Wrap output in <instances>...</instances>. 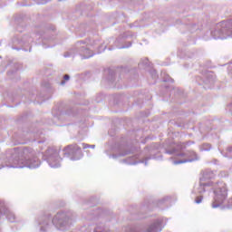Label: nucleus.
I'll list each match as a JSON object with an SVG mask.
<instances>
[{"mask_svg":"<svg viewBox=\"0 0 232 232\" xmlns=\"http://www.w3.org/2000/svg\"><path fill=\"white\" fill-rule=\"evenodd\" d=\"M214 202L212 203V208H218L226 198H227V188L226 185H221L219 188L214 190Z\"/></svg>","mask_w":232,"mask_h":232,"instance_id":"obj_1","label":"nucleus"},{"mask_svg":"<svg viewBox=\"0 0 232 232\" xmlns=\"http://www.w3.org/2000/svg\"><path fill=\"white\" fill-rule=\"evenodd\" d=\"M64 150L65 151H73V150L79 151V150H81V147H79V145H77V144L68 145L67 147H65Z\"/></svg>","mask_w":232,"mask_h":232,"instance_id":"obj_2","label":"nucleus"},{"mask_svg":"<svg viewBox=\"0 0 232 232\" xmlns=\"http://www.w3.org/2000/svg\"><path fill=\"white\" fill-rule=\"evenodd\" d=\"M202 202V197L196 198V204H200Z\"/></svg>","mask_w":232,"mask_h":232,"instance_id":"obj_3","label":"nucleus"},{"mask_svg":"<svg viewBox=\"0 0 232 232\" xmlns=\"http://www.w3.org/2000/svg\"><path fill=\"white\" fill-rule=\"evenodd\" d=\"M63 79H64V81H70V75L65 74V75L63 76Z\"/></svg>","mask_w":232,"mask_h":232,"instance_id":"obj_4","label":"nucleus"},{"mask_svg":"<svg viewBox=\"0 0 232 232\" xmlns=\"http://www.w3.org/2000/svg\"><path fill=\"white\" fill-rule=\"evenodd\" d=\"M183 162H188V160H184V161H178V162H176V164H183Z\"/></svg>","mask_w":232,"mask_h":232,"instance_id":"obj_5","label":"nucleus"},{"mask_svg":"<svg viewBox=\"0 0 232 232\" xmlns=\"http://www.w3.org/2000/svg\"><path fill=\"white\" fill-rule=\"evenodd\" d=\"M53 224H55V218H53Z\"/></svg>","mask_w":232,"mask_h":232,"instance_id":"obj_6","label":"nucleus"},{"mask_svg":"<svg viewBox=\"0 0 232 232\" xmlns=\"http://www.w3.org/2000/svg\"><path fill=\"white\" fill-rule=\"evenodd\" d=\"M62 84H64V82H63Z\"/></svg>","mask_w":232,"mask_h":232,"instance_id":"obj_7","label":"nucleus"}]
</instances>
